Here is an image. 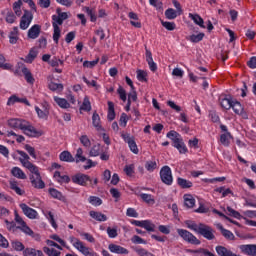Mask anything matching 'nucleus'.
Segmentation results:
<instances>
[{"mask_svg": "<svg viewBox=\"0 0 256 256\" xmlns=\"http://www.w3.org/2000/svg\"><path fill=\"white\" fill-rule=\"evenodd\" d=\"M131 242L134 243V245H147V241L137 235H134L131 238Z\"/></svg>", "mask_w": 256, "mask_h": 256, "instance_id": "864d4df0", "label": "nucleus"}, {"mask_svg": "<svg viewBox=\"0 0 256 256\" xmlns=\"http://www.w3.org/2000/svg\"><path fill=\"white\" fill-rule=\"evenodd\" d=\"M31 21H33V14L31 12H25L20 20V29H28Z\"/></svg>", "mask_w": 256, "mask_h": 256, "instance_id": "9b49d317", "label": "nucleus"}, {"mask_svg": "<svg viewBox=\"0 0 256 256\" xmlns=\"http://www.w3.org/2000/svg\"><path fill=\"white\" fill-rule=\"evenodd\" d=\"M106 231L110 239H115V237L119 235V233H117V227H114V228L108 227Z\"/></svg>", "mask_w": 256, "mask_h": 256, "instance_id": "680f3d73", "label": "nucleus"}, {"mask_svg": "<svg viewBox=\"0 0 256 256\" xmlns=\"http://www.w3.org/2000/svg\"><path fill=\"white\" fill-rule=\"evenodd\" d=\"M11 174L13 175V177H16V179H27V175L19 167H13L11 170Z\"/></svg>", "mask_w": 256, "mask_h": 256, "instance_id": "a878e982", "label": "nucleus"}, {"mask_svg": "<svg viewBox=\"0 0 256 256\" xmlns=\"http://www.w3.org/2000/svg\"><path fill=\"white\" fill-rule=\"evenodd\" d=\"M41 35V25L35 24L28 30L29 39H37Z\"/></svg>", "mask_w": 256, "mask_h": 256, "instance_id": "2eb2a0df", "label": "nucleus"}, {"mask_svg": "<svg viewBox=\"0 0 256 256\" xmlns=\"http://www.w3.org/2000/svg\"><path fill=\"white\" fill-rule=\"evenodd\" d=\"M49 193L51 197H53L54 199H59V201H63V194L59 192L57 189L51 188L49 190Z\"/></svg>", "mask_w": 256, "mask_h": 256, "instance_id": "3c124183", "label": "nucleus"}, {"mask_svg": "<svg viewBox=\"0 0 256 256\" xmlns=\"http://www.w3.org/2000/svg\"><path fill=\"white\" fill-rule=\"evenodd\" d=\"M75 159H76V163H79V161H81L82 163L87 161V158L83 156V148L77 149Z\"/></svg>", "mask_w": 256, "mask_h": 256, "instance_id": "603ef678", "label": "nucleus"}, {"mask_svg": "<svg viewBox=\"0 0 256 256\" xmlns=\"http://www.w3.org/2000/svg\"><path fill=\"white\" fill-rule=\"evenodd\" d=\"M35 111L40 119H47L49 117V110H41L39 107H35Z\"/></svg>", "mask_w": 256, "mask_h": 256, "instance_id": "09e8293b", "label": "nucleus"}, {"mask_svg": "<svg viewBox=\"0 0 256 256\" xmlns=\"http://www.w3.org/2000/svg\"><path fill=\"white\" fill-rule=\"evenodd\" d=\"M80 111H91V101H89V97L84 98Z\"/></svg>", "mask_w": 256, "mask_h": 256, "instance_id": "49530a36", "label": "nucleus"}, {"mask_svg": "<svg viewBox=\"0 0 256 256\" xmlns=\"http://www.w3.org/2000/svg\"><path fill=\"white\" fill-rule=\"evenodd\" d=\"M52 21V27L54 29L53 41L58 45L59 39L61 38V28H59V25H63V21L57 15L52 16Z\"/></svg>", "mask_w": 256, "mask_h": 256, "instance_id": "f03ea898", "label": "nucleus"}, {"mask_svg": "<svg viewBox=\"0 0 256 256\" xmlns=\"http://www.w3.org/2000/svg\"><path fill=\"white\" fill-rule=\"evenodd\" d=\"M198 234L202 235L204 239H208V241H213V239H215V234H213V228L205 224H199Z\"/></svg>", "mask_w": 256, "mask_h": 256, "instance_id": "39448f33", "label": "nucleus"}, {"mask_svg": "<svg viewBox=\"0 0 256 256\" xmlns=\"http://www.w3.org/2000/svg\"><path fill=\"white\" fill-rule=\"evenodd\" d=\"M204 37H205V33L201 32L197 35L193 34L189 36L187 39L188 41H191V43H199L200 41H203Z\"/></svg>", "mask_w": 256, "mask_h": 256, "instance_id": "4c0bfd02", "label": "nucleus"}, {"mask_svg": "<svg viewBox=\"0 0 256 256\" xmlns=\"http://www.w3.org/2000/svg\"><path fill=\"white\" fill-rule=\"evenodd\" d=\"M183 198L185 207H187L188 209H193V207H195V198L193 197V195L185 194Z\"/></svg>", "mask_w": 256, "mask_h": 256, "instance_id": "4be33fe9", "label": "nucleus"}, {"mask_svg": "<svg viewBox=\"0 0 256 256\" xmlns=\"http://www.w3.org/2000/svg\"><path fill=\"white\" fill-rule=\"evenodd\" d=\"M60 161H65L66 163H73L75 161V158L69 151H63L60 156Z\"/></svg>", "mask_w": 256, "mask_h": 256, "instance_id": "bb28decb", "label": "nucleus"}, {"mask_svg": "<svg viewBox=\"0 0 256 256\" xmlns=\"http://www.w3.org/2000/svg\"><path fill=\"white\" fill-rule=\"evenodd\" d=\"M23 5V1L22 0H18L16 2L13 3L12 9L15 13V15H17V17H21L22 15V11H21V6Z\"/></svg>", "mask_w": 256, "mask_h": 256, "instance_id": "72a5a7b5", "label": "nucleus"}, {"mask_svg": "<svg viewBox=\"0 0 256 256\" xmlns=\"http://www.w3.org/2000/svg\"><path fill=\"white\" fill-rule=\"evenodd\" d=\"M135 253L139 256H155L153 253L147 251L144 248H139V247H133Z\"/></svg>", "mask_w": 256, "mask_h": 256, "instance_id": "79ce46f5", "label": "nucleus"}, {"mask_svg": "<svg viewBox=\"0 0 256 256\" xmlns=\"http://www.w3.org/2000/svg\"><path fill=\"white\" fill-rule=\"evenodd\" d=\"M220 105L222 109L229 110L233 105V101L231 100V98L222 96L220 97Z\"/></svg>", "mask_w": 256, "mask_h": 256, "instance_id": "c85d7f7f", "label": "nucleus"}, {"mask_svg": "<svg viewBox=\"0 0 256 256\" xmlns=\"http://www.w3.org/2000/svg\"><path fill=\"white\" fill-rule=\"evenodd\" d=\"M17 41H19V28L14 27L9 33V42L11 43V45H15Z\"/></svg>", "mask_w": 256, "mask_h": 256, "instance_id": "6ab92c4d", "label": "nucleus"}, {"mask_svg": "<svg viewBox=\"0 0 256 256\" xmlns=\"http://www.w3.org/2000/svg\"><path fill=\"white\" fill-rule=\"evenodd\" d=\"M83 11L87 13V16L90 17V21H92V23H95V21H97V15L95 14V9H91L85 6L83 8Z\"/></svg>", "mask_w": 256, "mask_h": 256, "instance_id": "f704fd0d", "label": "nucleus"}, {"mask_svg": "<svg viewBox=\"0 0 256 256\" xmlns=\"http://www.w3.org/2000/svg\"><path fill=\"white\" fill-rule=\"evenodd\" d=\"M19 207L22 209V212L26 217H28V219H37V215H39V213H37L35 209L29 207L25 203H21Z\"/></svg>", "mask_w": 256, "mask_h": 256, "instance_id": "1a4fd4ad", "label": "nucleus"}, {"mask_svg": "<svg viewBox=\"0 0 256 256\" xmlns=\"http://www.w3.org/2000/svg\"><path fill=\"white\" fill-rule=\"evenodd\" d=\"M231 138V133L226 132L220 136V142L224 145V147H229V139Z\"/></svg>", "mask_w": 256, "mask_h": 256, "instance_id": "de8ad7c7", "label": "nucleus"}, {"mask_svg": "<svg viewBox=\"0 0 256 256\" xmlns=\"http://www.w3.org/2000/svg\"><path fill=\"white\" fill-rule=\"evenodd\" d=\"M17 153H18L19 156H21V157L19 158V161H20V163H21L22 165H23V162L29 161L30 157H29V155H28L27 153H25V152H23V151H21V150H17Z\"/></svg>", "mask_w": 256, "mask_h": 256, "instance_id": "052dcab7", "label": "nucleus"}, {"mask_svg": "<svg viewBox=\"0 0 256 256\" xmlns=\"http://www.w3.org/2000/svg\"><path fill=\"white\" fill-rule=\"evenodd\" d=\"M16 19H17V16H15V14H13V11L7 12V14H6V22L7 23L13 24V23H15Z\"/></svg>", "mask_w": 256, "mask_h": 256, "instance_id": "e2e57ef3", "label": "nucleus"}, {"mask_svg": "<svg viewBox=\"0 0 256 256\" xmlns=\"http://www.w3.org/2000/svg\"><path fill=\"white\" fill-rule=\"evenodd\" d=\"M145 169H147L150 173H152V171H155V169H157V160L152 159V160H147L145 165H144Z\"/></svg>", "mask_w": 256, "mask_h": 256, "instance_id": "c9c22d12", "label": "nucleus"}, {"mask_svg": "<svg viewBox=\"0 0 256 256\" xmlns=\"http://www.w3.org/2000/svg\"><path fill=\"white\" fill-rule=\"evenodd\" d=\"M30 182L34 189H45V182L41 178V174L37 175H30Z\"/></svg>", "mask_w": 256, "mask_h": 256, "instance_id": "9d476101", "label": "nucleus"}, {"mask_svg": "<svg viewBox=\"0 0 256 256\" xmlns=\"http://www.w3.org/2000/svg\"><path fill=\"white\" fill-rule=\"evenodd\" d=\"M48 89H50V91L61 92V91H63V84H58V83H55V82L51 81L48 84Z\"/></svg>", "mask_w": 256, "mask_h": 256, "instance_id": "c03bdc74", "label": "nucleus"}, {"mask_svg": "<svg viewBox=\"0 0 256 256\" xmlns=\"http://www.w3.org/2000/svg\"><path fill=\"white\" fill-rule=\"evenodd\" d=\"M117 93L121 99V101H127V92L123 89V86H119L117 89Z\"/></svg>", "mask_w": 256, "mask_h": 256, "instance_id": "bf43d9fd", "label": "nucleus"}, {"mask_svg": "<svg viewBox=\"0 0 256 256\" xmlns=\"http://www.w3.org/2000/svg\"><path fill=\"white\" fill-rule=\"evenodd\" d=\"M177 233L184 241H186V243H190L191 245H201V240L197 239L193 233L185 229H178Z\"/></svg>", "mask_w": 256, "mask_h": 256, "instance_id": "7ed1b4c3", "label": "nucleus"}, {"mask_svg": "<svg viewBox=\"0 0 256 256\" xmlns=\"http://www.w3.org/2000/svg\"><path fill=\"white\" fill-rule=\"evenodd\" d=\"M122 139H124L125 143H128L130 151L137 155L139 153V148H137V143L135 142V138L131 136L129 133L121 134Z\"/></svg>", "mask_w": 256, "mask_h": 256, "instance_id": "423d86ee", "label": "nucleus"}, {"mask_svg": "<svg viewBox=\"0 0 256 256\" xmlns=\"http://www.w3.org/2000/svg\"><path fill=\"white\" fill-rule=\"evenodd\" d=\"M38 51L37 49L35 48H32L28 55L25 57V59H22L24 60V63H33V61H35V59H37V55H38Z\"/></svg>", "mask_w": 256, "mask_h": 256, "instance_id": "5701e85b", "label": "nucleus"}, {"mask_svg": "<svg viewBox=\"0 0 256 256\" xmlns=\"http://www.w3.org/2000/svg\"><path fill=\"white\" fill-rule=\"evenodd\" d=\"M24 256H37V250L35 248H26L23 251Z\"/></svg>", "mask_w": 256, "mask_h": 256, "instance_id": "338daca9", "label": "nucleus"}, {"mask_svg": "<svg viewBox=\"0 0 256 256\" xmlns=\"http://www.w3.org/2000/svg\"><path fill=\"white\" fill-rule=\"evenodd\" d=\"M54 179H56V181H58V183H69V181H71V178H69V176H67V175L61 176V172H59V171H56L54 173Z\"/></svg>", "mask_w": 256, "mask_h": 256, "instance_id": "7c9ffc66", "label": "nucleus"}, {"mask_svg": "<svg viewBox=\"0 0 256 256\" xmlns=\"http://www.w3.org/2000/svg\"><path fill=\"white\" fill-rule=\"evenodd\" d=\"M231 108L233 109L234 113H236V115H241L243 113V106L240 102H232Z\"/></svg>", "mask_w": 256, "mask_h": 256, "instance_id": "37998d69", "label": "nucleus"}, {"mask_svg": "<svg viewBox=\"0 0 256 256\" xmlns=\"http://www.w3.org/2000/svg\"><path fill=\"white\" fill-rule=\"evenodd\" d=\"M185 225L186 227H188V229H191V231H195V233H199V226L195 222L187 220L185 222Z\"/></svg>", "mask_w": 256, "mask_h": 256, "instance_id": "6e6d98bb", "label": "nucleus"}, {"mask_svg": "<svg viewBox=\"0 0 256 256\" xmlns=\"http://www.w3.org/2000/svg\"><path fill=\"white\" fill-rule=\"evenodd\" d=\"M73 183H76V185H81L82 187H87V182L89 181L91 183V177L86 174H76L72 177Z\"/></svg>", "mask_w": 256, "mask_h": 256, "instance_id": "6e6552de", "label": "nucleus"}, {"mask_svg": "<svg viewBox=\"0 0 256 256\" xmlns=\"http://www.w3.org/2000/svg\"><path fill=\"white\" fill-rule=\"evenodd\" d=\"M22 73H23L27 83H30V85H33V83H35V78L33 77V74L27 67H25V66L22 67Z\"/></svg>", "mask_w": 256, "mask_h": 256, "instance_id": "b1692460", "label": "nucleus"}, {"mask_svg": "<svg viewBox=\"0 0 256 256\" xmlns=\"http://www.w3.org/2000/svg\"><path fill=\"white\" fill-rule=\"evenodd\" d=\"M215 251L219 256H237L233 251L222 245L216 246Z\"/></svg>", "mask_w": 256, "mask_h": 256, "instance_id": "4468645a", "label": "nucleus"}, {"mask_svg": "<svg viewBox=\"0 0 256 256\" xmlns=\"http://www.w3.org/2000/svg\"><path fill=\"white\" fill-rule=\"evenodd\" d=\"M179 15V12H177V10L173 9V8H168L165 11V17L166 19H177V16Z\"/></svg>", "mask_w": 256, "mask_h": 256, "instance_id": "e433bc0d", "label": "nucleus"}, {"mask_svg": "<svg viewBox=\"0 0 256 256\" xmlns=\"http://www.w3.org/2000/svg\"><path fill=\"white\" fill-rule=\"evenodd\" d=\"M10 189L12 191H15L17 195H25V191L19 188V185L17 184V181L15 180H10L9 181Z\"/></svg>", "mask_w": 256, "mask_h": 256, "instance_id": "c756f323", "label": "nucleus"}, {"mask_svg": "<svg viewBox=\"0 0 256 256\" xmlns=\"http://www.w3.org/2000/svg\"><path fill=\"white\" fill-rule=\"evenodd\" d=\"M80 142L84 147H91V140H89V137H87V135H82L80 137Z\"/></svg>", "mask_w": 256, "mask_h": 256, "instance_id": "69168bd1", "label": "nucleus"}, {"mask_svg": "<svg viewBox=\"0 0 256 256\" xmlns=\"http://www.w3.org/2000/svg\"><path fill=\"white\" fill-rule=\"evenodd\" d=\"M89 215H90V217H92V219H95V221H99V222L107 221V215H105L101 212L92 210L89 212Z\"/></svg>", "mask_w": 256, "mask_h": 256, "instance_id": "412c9836", "label": "nucleus"}, {"mask_svg": "<svg viewBox=\"0 0 256 256\" xmlns=\"http://www.w3.org/2000/svg\"><path fill=\"white\" fill-rule=\"evenodd\" d=\"M90 205H93L94 207H99V205H103V200L97 196H90L88 199Z\"/></svg>", "mask_w": 256, "mask_h": 256, "instance_id": "a19ab883", "label": "nucleus"}, {"mask_svg": "<svg viewBox=\"0 0 256 256\" xmlns=\"http://www.w3.org/2000/svg\"><path fill=\"white\" fill-rule=\"evenodd\" d=\"M108 249H109V251H111V253H116L117 255H129V250H127L123 246H119L116 244H110L108 246Z\"/></svg>", "mask_w": 256, "mask_h": 256, "instance_id": "ddd939ff", "label": "nucleus"}, {"mask_svg": "<svg viewBox=\"0 0 256 256\" xmlns=\"http://www.w3.org/2000/svg\"><path fill=\"white\" fill-rule=\"evenodd\" d=\"M240 251L244 255L256 256V244L240 245Z\"/></svg>", "mask_w": 256, "mask_h": 256, "instance_id": "f8f14e48", "label": "nucleus"}, {"mask_svg": "<svg viewBox=\"0 0 256 256\" xmlns=\"http://www.w3.org/2000/svg\"><path fill=\"white\" fill-rule=\"evenodd\" d=\"M142 228L152 233L155 232V224H153L150 220H144Z\"/></svg>", "mask_w": 256, "mask_h": 256, "instance_id": "a18cd8bd", "label": "nucleus"}, {"mask_svg": "<svg viewBox=\"0 0 256 256\" xmlns=\"http://www.w3.org/2000/svg\"><path fill=\"white\" fill-rule=\"evenodd\" d=\"M160 178L162 183H164L165 185H172L173 173L171 172V168L169 166H164L161 168Z\"/></svg>", "mask_w": 256, "mask_h": 256, "instance_id": "20e7f679", "label": "nucleus"}, {"mask_svg": "<svg viewBox=\"0 0 256 256\" xmlns=\"http://www.w3.org/2000/svg\"><path fill=\"white\" fill-rule=\"evenodd\" d=\"M188 17H189V19H192V21H194V23L196 25H198L202 29H205V21L203 20V18L201 16H199V14L189 13Z\"/></svg>", "mask_w": 256, "mask_h": 256, "instance_id": "a211bd4d", "label": "nucleus"}, {"mask_svg": "<svg viewBox=\"0 0 256 256\" xmlns=\"http://www.w3.org/2000/svg\"><path fill=\"white\" fill-rule=\"evenodd\" d=\"M54 101L62 109H69V107H71V105L69 104V102H67V100L65 98H59V97L55 96Z\"/></svg>", "mask_w": 256, "mask_h": 256, "instance_id": "2f4dec72", "label": "nucleus"}, {"mask_svg": "<svg viewBox=\"0 0 256 256\" xmlns=\"http://www.w3.org/2000/svg\"><path fill=\"white\" fill-rule=\"evenodd\" d=\"M136 73L138 81H144L147 83V72L145 70H137Z\"/></svg>", "mask_w": 256, "mask_h": 256, "instance_id": "13d9d810", "label": "nucleus"}, {"mask_svg": "<svg viewBox=\"0 0 256 256\" xmlns=\"http://www.w3.org/2000/svg\"><path fill=\"white\" fill-rule=\"evenodd\" d=\"M177 183L181 189H191L193 187V182L185 179V178H177Z\"/></svg>", "mask_w": 256, "mask_h": 256, "instance_id": "cd10ccee", "label": "nucleus"}, {"mask_svg": "<svg viewBox=\"0 0 256 256\" xmlns=\"http://www.w3.org/2000/svg\"><path fill=\"white\" fill-rule=\"evenodd\" d=\"M14 217L15 222L19 225V227H23L24 225L27 224L25 220H23V218L19 215V212H17V210L14 211Z\"/></svg>", "mask_w": 256, "mask_h": 256, "instance_id": "4d7b16f0", "label": "nucleus"}, {"mask_svg": "<svg viewBox=\"0 0 256 256\" xmlns=\"http://www.w3.org/2000/svg\"><path fill=\"white\" fill-rule=\"evenodd\" d=\"M22 166L32 173L30 175H36V177H39V167H37L35 164L31 163L30 161H26L22 162Z\"/></svg>", "mask_w": 256, "mask_h": 256, "instance_id": "dca6fc26", "label": "nucleus"}, {"mask_svg": "<svg viewBox=\"0 0 256 256\" xmlns=\"http://www.w3.org/2000/svg\"><path fill=\"white\" fill-rule=\"evenodd\" d=\"M141 199L144 201V203H147L148 205H155V199H153V196L151 194H140Z\"/></svg>", "mask_w": 256, "mask_h": 256, "instance_id": "ea45409f", "label": "nucleus"}, {"mask_svg": "<svg viewBox=\"0 0 256 256\" xmlns=\"http://www.w3.org/2000/svg\"><path fill=\"white\" fill-rule=\"evenodd\" d=\"M92 123L93 127H95L97 131H103V127L101 126V117H99V114H97V112H94L92 115Z\"/></svg>", "mask_w": 256, "mask_h": 256, "instance_id": "393cba45", "label": "nucleus"}, {"mask_svg": "<svg viewBox=\"0 0 256 256\" xmlns=\"http://www.w3.org/2000/svg\"><path fill=\"white\" fill-rule=\"evenodd\" d=\"M108 121H113L115 119V104L113 102L108 101Z\"/></svg>", "mask_w": 256, "mask_h": 256, "instance_id": "473e14b6", "label": "nucleus"}, {"mask_svg": "<svg viewBox=\"0 0 256 256\" xmlns=\"http://www.w3.org/2000/svg\"><path fill=\"white\" fill-rule=\"evenodd\" d=\"M167 137L168 139H171V141L173 142V145L183 140V138H181V134L177 133L175 130L169 131L167 133Z\"/></svg>", "mask_w": 256, "mask_h": 256, "instance_id": "aec40b11", "label": "nucleus"}, {"mask_svg": "<svg viewBox=\"0 0 256 256\" xmlns=\"http://www.w3.org/2000/svg\"><path fill=\"white\" fill-rule=\"evenodd\" d=\"M173 147H175L181 154L187 153V146H185L183 140H180L179 142H176V144H173Z\"/></svg>", "mask_w": 256, "mask_h": 256, "instance_id": "58836bf2", "label": "nucleus"}, {"mask_svg": "<svg viewBox=\"0 0 256 256\" xmlns=\"http://www.w3.org/2000/svg\"><path fill=\"white\" fill-rule=\"evenodd\" d=\"M99 153H101V145L96 144L90 149V157H99Z\"/></svg>", "mask_w": 256, "mask_h": 256, "instance_id": "8fccbe9b", "label": "nucleus"}, {"mask_svg": "<svg viewBox=\"0 0 256 256\" xmlns=\"http://www.w3.org/2000/svg\"><path fill=\"white\" fill-rule=\"evenodd\" d=\"M8 125L12 129H20L23 131L24 135L28 137H41L43 132L41 130H37L26 120L13 118L8 120Z\"/></svg>", "mask_w": 256, "mask_h": 256, "instance_id": "f257e3e1", "label": "nucleus"}, {"mask_svg": "<svg viewBox=\"0 0 256 256\" xmlns=\"http://www.w3.org/2000/svg\"><path fill=\"white\" fill-rule=\"evenodd\" d=\"M189 253H202V255L205 256H215V254H213V252H210L209 250L205 249V248H200L198 250H188Z\"/></svg>", "mask_w": 256, "mask_h": 256, "instance_id": "5fc2aeb1", "label": "nucleus"}, {"mask_svg": "<svg viewBox=\"0 0 256 256\" xmlns=\"http://www.w3.org/2000/svg\"><path fill=\"white\" fill-rule=\"evenodd\" d=\"M75 249L82 253L84 256H98L97 252L93 251V249L85 246V243L83 242H78L75 244Z\"/></svg>", "mask_w": 256, "mask_h": 256, "instance_id": "0eeeda50", "label": "nucleus"}, {"mask_svg": "<svg viewBox=\"0 0 256 256\" xmlns=\"http://www.w3.org/2000/svg\"><path fill=\"white\" fill-rule=\"evenodd\" d=\"M12 247L15 251H23L25 249V245L19 241L12 242Z\"/></svg>", "mask_w": 256, "mask_h": 256, "instance_id": "774afa93", "label": "nucleus"}, {"mask_svg": "<svg viewBox=\"0 0 256 256\" xmlns=\"http://www.w3.org/2000/svg\"><path fill=\"white\" fill-rule=\"evenodd\" d=\"M216 227L217 229H219V231H221L223 237H225V239H228V241H233V239H235V235L233 234V232L223 228V225L217 224Z\"/></svg>", "mask_w": 256, "mask_h": 256, "instance_id": "f3484780", "label": "nucleus"}, {"mask_svg": "<svg viewBox=\"0 0 256 256\" xmlns=\"http://www.w3.org/2000/svg\"><path fill=\"white\" fill-rule=\"evenodd\" d=\"M162 27H164L165 29H167V31H175V22H165L162 21Z\"/></svg>", "mask_w": 256, "mask_h": 256, "instance_id": "0e129e2a", "label": "nucleus"}]
</instances>
